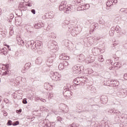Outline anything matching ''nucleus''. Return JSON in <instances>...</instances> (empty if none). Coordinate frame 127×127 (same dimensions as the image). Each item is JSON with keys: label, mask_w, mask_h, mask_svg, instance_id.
Segmentation results:
<instances>
[{"label": "nucleus", "mask_w": 127, "mask_h": 127, "mask_svg": "<svg viewBox=\"0 0 127 127\" xmlns=\"http://www.w3.org/2000/svg\"><path fill=\"white\" fill-rule=\"evenodd\" d=\"M101 103L103 105H106L108 102V96L102 95L100 98Z\"/></svg>", "instance_id": "11"}, {"label": "nucleus", "mask_w": 127, "mask_h": 127, "mask_svg": "<svg viewBox=\"0 0 127 127\" xmlns=\"http://www.w3.org/2000/svg\"><path fill=\"white\" fill-rule=\"evenodd\" d=\"M0 51H1V52H2L4 55H6V54H7V51H6V48H3V49H1V50H0Z\"/></svg>", "instance_id": "25"}, {"label": "nucleus", "mask_w": 127, "mask_h": 127, "mask_svg": "<svg viewBox=\"0 0 127 127\" xmlns=\"http://www.w3.org/2000/svg\"><path fill=\"white\" fill-rule=\"evenodd\" d=\"M99 67V68H103V67H104V64L103 63H101L99 64H99H96L95 65V67Z\"/></svg>", "instance_id": "31"}, {"label": "nucleus", "mask_w": 127, "mask_h": 127, "mask_svg": "<svg viewBox=\"0 0 127 127\" xmlns=\"http://www.w3.org/2000/svg\"><path fill=\"white\" fill-rule=\"evenodd\" d=\"M124 78L125 80H127V73H125L124 75Z\"/></svg>", "instance_id": "50"}, {"label": "nucleus", "mask_w": 127, "mask_h": 127, "mask_svg": "<svg viewBox=\"0 0 127 127\" xmlns=\"http://www.w3.org/2000/svg\"><path fill=\"white\" fill-rule=\"evenodd\" d=\"M86 63H91V59L89 58H86L85 60Z\"/></svg>", "instance_id": "43"}, {"label": "nucleus", "mask_w": 127, "mask_h": 127, "mask_svg": "<svg viewBox=\"0 0 127 127\" xmlns=\"http://www.w3.org/2000/svg\"><path fill=\"white\" fill-rule=\"evenodd\" d=\"M54 60H55V58L54 57H51L49 58L47 60V65H48L49 67H50V66H52V65L53 64V62H54Z\"/></svg>", "instance_id": "10"}, {"label": "nucleus", "mask_w": 127, "mask_h": 127, "mask_svg": "<svg viewBox=\"0 0 127 127\" xmlns=\"http://www.w3.org/2000/svg\"><path fill=\"white\" fill-rule=\"evenodd\" d=\"M92 52H93L94 55L97 56V55H99V53L101 52V50L97 48H94L92 49Z\"/></svg>", "instance_id": "15"}, {"label": "nucleus", "mask_w": 127, "mask_h": 127, "mask_svg": "<svg viewBox=\"0 0 127 127\" xmlns=\"http://www.w3.org/2000/svg\"><path fill=\"white\" fill-rule=\"evenodd\" d=\"M41 42L39 41L36 42H34V45H33V46H32V50H33V51H35L36 49H40V48H41Z\"/></svg>", "instance_id": "9"}, {"label": "nucleus", "mask_w": 127, "mask_h": 127, "mask_svg": "<svg viewBox=\"0 0 127 127\" xmlns=\"http://www.w3.org/2000/svg\"><path fill=\"white\" fill-rule=\"evenodd\" d=\"M91 108L93 109V110H94L95 111H97V110L99 109V106L96 105H92L91 106Z\"/></svg>", "instance_id": "30"}, {"label": "nucleus", "mask_w": 127, "mask_h": 127, "mask_svg": "<svg viewBox=\"0 0 127 127\" xmlns=\"http://www.w3.org/2000/svg\"><path fill=\"white\" fill-rule=\"evenodd\" d=\"M20 79H21L20 77H17V78H16V83H18V85H19V84L20 83L19 82V80H20Z\"/></svg>", "instance_id": "40"}, {"label": "nucleus", "mask_w": 127, "mask_h": 127, "mask_svg": "<svg viewBox=\"0 0 127 127\" xmlns=\"http://www.w3.org/2000/svg\"><path fill=\"white\" fill-rule=\"evenodd\" d=\"M54 12L52 11H51L49 13V18H53V17H54Z\"/></svg>", "instance_id": "23"}, {"label": "nucleus", "mask_w": 127, "mask_h": 127, "mask_svg": "<svg viewBox=\"0 0 127 127\" xmlns=\"http://www.w3.org/2000/svg\"><path fill=\"white\" fill-rule=\"evenodd\" d=\"M57 120L59 121H61V118L60 117H58Z\"/></svg>", "instance_id": "58"}, {"label": "nucleus", "mask_w": 127, "mask_h": 127, "mask_svg": "<svg viewBox=\"0 0 127 127\" xmlns=\"http://www.w3.org/2000/svg\"><path fill=\"white\" fill-rule=\"evenodd\" d=\"M79 127V126L77 125L75 123H73L72 124L69 125L68 127Z\"/></svg>", "instance_id": "35"}, {"label": "nucleus", "mask_w": 127, "mask_h": 127, "mask_svg": "<svg viewBox=\"0 0 127 127\" xmlns=\"http://www.w3.org/2000/svg\"><path fill=\"white\" fill-rule=\"evenodd\" d=\"M114 80H114V79L109 80L108 82V83H109V84H111V85H114Z\"/></svg>", "instance_id": "39"}, {"label": "nucleus", "mask_w": 127, "mask_h": 127, "mask_svg": "<svg viewBox=\"0 0 127 127\" xmlns=\"http://www.w3.org/2000/svg\"><path fill=\"white\" fill-rule=\"evenodd\" d=\"M43 26H44V24L42 22L35 24L34 25L35 28L36 29H38V28H40V27H43Z\"/></svg>", "instance_id": "19"}, {"label": "nucleus", "mask_w": 127, "mask_h": 127, "mask_svg": "<svg viewBox=\"0 0 127 127\" xmlns=\"http://www.w3.org/2000/svg\"><path fill=\"white\" fill-rule=\"evenodd\" d=\"M87 71H88V74H92V73H93V70L91 69H88Z\"/></svg>", "instance_id": "47"}, {"label": "nucleus", "mask_w": 127, "mask_h": 127, "mask_svg": "<svg viewBox=\"0 0 127 127\" xmlns=\"http://www.w3.org/2000/svg\"><path fill=\"white\" fill-rule=\"evenodd\" d=\"M63 64L64 68H67V66L69 65V63L67 61H64Z\"/></svg>", "instance_id": "29"}, {"label": "nucleus", "mask_w": 127, "mask_h": 127, "mask_svg": "<svg viewBox=\"0 0 127 127\" xmlns=\"http://www.w3.org/2000/svg\"><path fill=\"white\" fill-rule=\"evenodd\" d=\"M76 1L77 2L78 6L77 8V10H86V9L90 8V5L89 4H84L82 0H77Z\"/></svg>", "instance_id": "3"}, {"label": "nucleus", "mask_w": 127, "mask_h": 127, "mask_svg": "<svg viewBox=\"0 0 127 127\" xmlns=\"http://www.w3.org/2000/svg\"><path fill=\"white\" fill-rule=\"evenodd\" d=\"M73 93L71 92L69 89L67 87L65 86L64 87L63 95L64 97H71Z\"/></svg>", "instance_id": "8"}, {"label": "nucleus", "mask_w": 127, "mask_h": 127, "mask_svg": "<svg viewBox=\"0 0 127 127\" xmlns=\"http://www.w3.org/2000/svg\"><path fill=\"white\" fill-rule=\"evenodd\" d=\"M113 82V87H118V86L120 85V82H119V81H118L117 80H114Z\"/></svg>", "instance_id": "24"}, {"label": "nucleus", "mask_w": 127, "mask_h": 127, "mask_svg": "<svg viewBox=\"0 0 127 127\" xmlns=\"http://www.w3.org/2000/svg\"><path fill=\"white\" fill-rule=\"evenodd\" d=\"M64 68H65V67L64 66V65L63 64H62V63L60 64L59 65V70H63V69H64Z\"/></svg>", "instance_id": "28"}, {"label": "nucleus", "mask_w": 127, "mask_h": 127, "mask_svg": "<svg viewBox=\"0 0 127 127\" xmlns=\"http://www.w3.org/2000/svg\"><path fill=\"white\" fill-rule=\"evenodd\" d=\"M63 23L64 25H68L69 24V21L65 20L64 21Z\"/></svg>", "instance_id": "34"}, {"label": "nucleus", "mask_w": 127, "mask_h": 127, "mask_svg": "<svg viewBox=\"0 0 127 127\" xmlns=\"http://www.w3.org/2000/svg\"><path fill=\"white\" fill-rule=\"evenodd\" d=\"M53 47H54V48L52 49L51 50L52 52H54V53L56 52V51H57V49H58L57 47H58V46L55 45H54Z\"/></svg>", "instance_id": "27"}, {"label": "nucleus", "mask_w": 127, "mask_h": 127, "mask_svg": "<svg viewBox=\"0 0 127 127\" xmlns=\"http://www.w3.org/2000/svg\"><path fill=\"white\" fill-rule=\"evenodd\" d=\"M118 94L121 96V97H123L124 98H125V97L127 96V90L121 88L120 89V90H119Z\"/></svg>", "instance_id": "12"}, {"label": "nucleus", "mask_w": 127, "mask_h": 127, "mask_svg": "<svg viewBox=\"0 0 127 127\" xmlns=\"http://www.w3.org/2000/svg\"><path fill=\"white\" fill-rule=\"evenodd\" d=\"M44 87L46 90H51L50 87H52V86L50 85L49 83H45L44 85Z\"/></svg>", "instance_id": "20"}, {"label": "nucleus", "mask_w": 127, "mask_h": 127, "mask_svg": "<svg viewBox=\"0 0 127 127\" xmlns=\"http://www.w3.org/2000/svg\"><path fill=\"white\" fill-rule=\"evenodd\" d=\"M115 30L117 31V33L120 32V27L119 26H117L115 28Z\"/></svg>", "instance_id": "38"}, {"label": "nucleus", "mask_w": 127, "mask_h": 127, "mask_svg": "<svg viewBox=\"0 0 127 127\" xmlns=\"http://www.w3.org/2000/svg\"><path fill=\"white\" fill-rule=\"evenodd\" d=\"M50 77L54 81H60L61 80V75L58 72H51Z\"/></svg>", "instance_id": "6"}, {"label": "nucleus", "mask_w": 127, "mask_h": 127, "mask_svg": "<svg viewBox=\"0 0 127 127\" xmlns=\"http://www.w3.org/2000/svg\"><path fill=\"white\" fill-rule=\"evenodd\" d=\"M2 70H4V71H5L3 72V75H4L5 76H8V75L10 74L9 64H3L2 67Z\"/></svg>", "instance_id": "7"}, {"label": "nucleus", "mask_w": 127, "mask_h": 127, "mask_svg": "<svg viewBox=\"0 0 127 127\" xmlns=\"http://www.w3.org/2000/svg\"><path fill=\"white\" fill-rule=\"evenodd\" d=\"M21 112H22V109H19V110L16 111V113H17V114H20L21 113Z\"/></svg>", "instance_id": "48"}, {"label": "nucleus", "mask_w": 127, "mask_h": 127, "mask_svg": "<svg viewBox=\"0 0 127 127\" xmlns=\"http://www.w3.org/2000/svg\"><path fill=\"white\" fill-rule=\"evenodd\" d=\"M5 46H6L8 48V50H9V51H10L11 50L10 49V47L7 45H5Z\"/></svg>", "instance_id": "53"}, {"label": "nucleus", "mask_w": 127, "mask_h": 127, "mask_svg": "<svg viewBox=\"0 0 127 127\" xmlns=\"http://www.w3.org/2000/svg\"><path fill=\"white\" fill-rule=\"evenodd\" d=\"M27 5L28 6H32V4L31 3H27Z\"/></svg>", "instance_id": "60"}, {"label": "nucleus", "mask_w": 127, "mask_h": 127, "mask_svg": "<svg viewBox=\"0 0 127 127\" xmlns=\"http://www.w3.org/2000/svg\"><path fill=\"white\" fill-rule=\"evenodd\" d=\"M60 10H63L65 13L71 12V5H67V1H63L59 6Z\"/></svg>", "instance_id": "2"}, {"label": "nucleus", "mask_w": 127, "mask_h": 127, "mask_svg": "<svg viewBox=\"0 0 127 127\" xmlns=\"http://www.w3.org/2000/svg\"><path fill=\"white\" fill-rule=\"evenodd\" d=\"M61 60H69V58L68 56H67L65 53L62 54L59 57Z\"/></svg>", "instance_id": "14"}, {"label": "nucleus", "mask_w": 127, "mask_h": 127, "mask_svg": "<svg viewBox=\"0 0 127 127\" xmlns=\"http://www.w3.org/2000/svg\"><path fill=\"white\" fill-rule=\"evenodd\" d=\"M124 47L127 49V44H125L124 45Z\"/></svg>", "instance_id": "57"}, {"label": "nucleus", "mask_w": 127, "mask_h": 127, "mask_svg": "<svg viewBox=\"0 0 127 127\" xmlns=\"http://www.w3.org/2000/svg\"><path fill=\"white\" fill-rule=\"evenodd\" d=\"M31 12L33 14H35V13H36V12H35V9H32L31 10Z\"/></svg>", "instance_id": "52"}, {"label": "nucleus", "mask_w": 127, "mask_h": 127, "mask_svg": "<svg viewBox=\"0 0 127 127\" xmlns=\"http://www.w3.org/2000/svg\"><path fill=\"white\" fill-rule=\"evenodd\" d=\"M72 71L75 72L76 74H80V72L84 71V66L82 64H76L72 67Z\"/></svg>", "instance_id": "5"}, {"label": "nucleus", "mask_w": 127, "mask_h": 127, "mask_svg": "<svg viewBox=\"0 0 127 127\" xmlns=\"http://www.w3.org/2000/svg\"><path fill=\"white\" fill-rule=\"evenodd\" d=\"M20 80L22 83H25V82H26V78L24 77H21Z\"/></svg>", "instance_id": "36"}, {"label": "nucleus", "mask_w": 127, "mask_h": 127, "mask_svg": "<svg viewBox=\"0 0 127 127\" xmlns=\"http://www.w3.org/2000/svg\"><path fill=\"white\" fill-rule=\"evenodd\" d=\"M18 125H19V122L18 121H16V122H14L12 123V126H17Z\"/></svg>", "instance_id": "37"}, {"label": "nucleus", "mask_w": 127, "mask_h": 127, "mask_svg": "<svg viewBox=\"0 0 127 127\" xmlns=\"http://www.w3.org/2000/svg\"><path fill=\"white\" fill-rule=\"evenodd\" d=\"M114 31H115V28L112 27L111 28V31L110 32V34L111 36H113V35H114Z\"/></svg>", "instance_id": "32"}, {"label": "nucleus", "mask_w": 127, "mask_h": 127, "mask_svg": "<svg viewBox=\"0 0 127 127\" xmlns=\"http://www.w3.org/2000/svg\"><path fill=\"white\" fill-rule=\"evenodd\" d=\"M68 31L71 34L72 36H76L77 34L82 31V28L80 26L74 27L73 25H68Z\"/></svg>", "instance_id": "1"}, {"label": "nucleus", "mask_w": 127, "mask_h": 127, "mask_svg": "<svg viewBox=\"0 0 127 127\" xmlns=\"http://www.w3.org/2000/svg\"><path fill=\"white\" fill-rule=\"evenodd\" d=\"M41 102H43V103H45L46 102V100L45 99L42 98L41 99Z\"/></svg>", "instance_id": "54"}, {"label": "nucleus", "mask_w": 127, "mask_h": 127, "mask_svg": "<svg viewBox=\"0 0 127 127\" xmlns=\"http://www.w3.org/2000/svg\"><path fill=\"white\" fill-rule=\"evenodd\" d=\"M34 44V41H27L26 43V47L27 48H30L32 50V46H33V45Z\"/></svg>", "instance_id": "13"}, {"label": "nucleus", "mask_w": 127, "mask_h": 127, "mask_svg": "<svg viewBox=\"0 0 127 127\" xmlns=\"http://www.w3.org/2000/svg\"><path fill=\"white\" fill-rule=\"evenodd\" d=\"M4 102H5V103H6V104H7V103H8V101L7 100V99H5L4 100Z\"/></svg>", "instance_id": "56"}, {"label": "nucleus", "mask_w": 127, "mask_h": 127, "mask_svg": "<svg viewBox=\"0 0 127 127\" xmlns=\"http://www.w3.org/2000/svg\"><path fill=\"white\" fill-rule=\"evenodd\" d=\"M109 113H110L111 114H113V115H116V116H120V115H121V113L120 112V111H119V110H110L109 111Z\"/></svg>", "instance_id": "16"}, {"label": "nucleus", "mask_w": 127, "mask_h": 127, "mask_svg": "<svg viewBox=\"0 0 127 127\" xmlns=\"http://www.w3.org/2000/svg\"><path fill=\"white\" fill-rule=\"evenodd\" d=\"M119 64H120V63H115L114 64V65H115V66H117L118 67V65H119Z\"/></svg>", "instance_id": "59"}, {"label": "nucleus", "mask_w": 127, "mask_h": 127, "mask_svg": "<svg viewBox=\"0 0 127 127\" xmlns=\"http://www.w3.org/2000/svg\"><path fill=\"white\" fill-rule=\"evenodd\" d=\"M43 111H45V112H46L47 113H48V112H49V110L44 107H43Z\"/></svg>", "instance_id": "41"}, {"label": "nucleus", "mask_w": 127, "mask_h": 127, "mask_svg": "<svg viewBox=\"0 0 127 127\" xmlns=\"http://www.w3.org/2000/svg\"><path fill=\"white\" fill-rule=\"evenodd\" d=\"M26 70H27V69L24 67V68L21 70L22 73H25V72H26Z\"/></svg>", "instance_id": "49"}, {"label": "nucleus", "mask_w": 127, "mask_h": 127, "mask_svg": "<svg viewBox=\"0 0 127 127\" xmlns=\"http://www.w3.org/2000/svg\"><path fill=\"white\" fill-rule=\"evenodd\" d=\"M93 61H95V59H90V61H89L90 62V63H92V62H93Z\"/></svg>", "instance_id": "55"}, {"label": "nucleus", "mask_w": 127, "mask_h": 127, "mask_svg": "<svg viewBox=\"0 0 127 127\" xmlns=\"http://www.w3.org/2000/svg\"><path fill=\"white\" fill-rule=\"evenodd\" d=\"M3 116H4V117H6L7 116V113L5 111L3 112Z\"/></svg>", "instance_id": "51"}, {"label": "nucleus", "mask_w": 127, "mask_h": 127, "mask_svg": "<svg viewBox=\"0 0 127 127\" xmlns=\"http://www.w3.org/2000/svg\"><path fill=\"white\" fill-rule=\"evenodd\" d=\"M1 107L2 108H4V105H3V104H1Z\"/></svg>", "instance_id": "62"}, {"label": "nucleus", "mask_w": 127, "mask_h": 127, "mask_svg": "<svg viewBox=\"0 0 127 127\" xmlns=\"http://www.w3.org/2000/svg\"><path fill=\"white\" fill-rule=\"evenodd\" d=\"M31 65V63H28L25 64L24 67V68H25V69H27V70H28V69L30 68Z\"/></svg>", "instance_id": "22"}, {"label": "nucleus", "mask_w": 127, "mask_h": 127, "mask_svg": "<svg viewBox=\"0 0 127 127\" xmlns=\"http://www.w3.org/2000/svg\"><path fill=\"white\" fill-rule=\"evenodd\" d=\"M73 83L77 86H83L86 83V78L84 77H77L74 79Z\"/></svg>", "instance_id": "4"}, {"label": "nucleus", "mask_w": 127, "mask_h": 127, "mask_svg": "<svg viewBox=\"0 0 127 127\" xmlns=\"http://www.w3.org/2000/svg\"><path fill=\"white\" fill-rule=\"evenodd\" d=\"M46 127V120L43 121V127Z\"/></svg>", "instance_id": "45"}, {"label": "nucleus", "mask_w": 127, "mask_h": 127, "mask_svg": "<svg viewBox=\"0 0 127 127\" xmlns=\"http://www.w3.org/2000/svg\"><path fill=\"white\" fill-rule=\"evenodd\" d=\"M120 11H121V12H126L127 9H125V8H122L121 9H120Z\"/></svg>", "instance_id": "44"}, {"label": "nucleus", "mask_w": 127, "mask_h": 127, "mask_svg": "<svg viewBox=\"0 0 127 127\" xmlns=\"http://www.w3.org/2000/svg\"><path fill=\"white\" fill-rule=\"evenodd\" d=\"M78 59L80 61H83V60H85V56H84V55L83 54H81L79 55V56L78 57Z\"/></svg>", "instance_id": "26"}, {"label": "nucleus", "mask_w": 127, "mask_h": 127, "mask_svg": "<svg viewBox=\"0 0 127 127\" xmlns=\"http://www.w3.org/2000/svg\"><path fill=\"white\" fill-rule=\"evenodd\" d=\"M7 125L8 126H11V125H12V122L10 120L8 121Z\"/></svg>", "instance_id": "46"}, {"label": "nucleus", "mask_w": 127, "mask_h": 127, "mask_svg": "<svg viewBox=\"0 0 127 127\" xmlns=\"http://www.w3.org/2000/svg\"><path fill=\"white\" fill-rule=\"evenodd\" d=\"M36 63L38 64V65H40L42 63V58L41 57H39L36 60Z\"/></svg>", "instance_id": "21"}, {"label": "nucleus", "mask_w": 127, "mask_h": 127, "mask_svg": "<svg viewBox=\"0 0 127 127\" xmlns=\"http://www.w3.org/2000/svg\"><path fill=\"white\" fill-rule=\"evenodd\" d=\"M50 37H51V38H56V37H55V36H52L51 35L50 36Z\"/></svg>", "instance_id": "63"}, {"label": "nucleus", "mask_w": 127, "mask_h": 127, "mask_svg": "<svg viewBox=\"0 0 127 127\" xmlns=\"http://www.w3.org/2000/svg\"><path fill=\"white\" fill-rule=\"evenodd\" d=\"M99 61H100V62H103L104 61V58H103V56L102 55L100 56L99 57V59H98Z\"/></svg>", "instance_id": "33"}, {"label": "nucleus", "mask_w": 127, "mask_h": 127, "mask_svg": "<svg viewBox=\"0 0 127 127\" xmlns=\"http://www.w3.org/2000/svg\"><path fill=\"white\" fill-rule=\"evenodd\" d=\"M113 0H108L107 2H106V6L108 7H112V6H113V5H114L115 4H114V3L113 2Z\"/></svg>", "instance_id": "17"}, {"label": "nucleus", "mask_w": 127, "mask_h": 127, "mask_svg": "<svg viewBox=\"0 0 127 127\" xmlns=\"http://www.w3.org/2000/svg\"><path fill=\"white\" fill-rule=\"evenodd\" d=\"M23 104H27V99L26 98H24L22 101Z\"/></svg>", "instance_id": "42"}, {"label": "nucleus", "mask_w": 127, "mask_h": 127, "mask_svg": "<svg viewBox=\"0 0 127 127\" xmlns=\"http://www.w3.org/2000/svg\"><path fill=\"white\" fill-rule=\"evenodd\" d=\"M41 99L40 97H36V100H37V101H38V100H41Z\"/></svg>", "instance_id": "61"}, {"label": "nucleus", "mask_w": 127, "mask_h": 127, "mask_svg": "<svg viewBox=\"0 0 127 127\" xmlns=\"http://www.w3.org/2000/svg\"><path fill=\"white\" fill-rule=\"evenodd\" d=\"M16 39L17 43L19 45H24V42L23 41V40H22L21 38L17 37Z\"/></svg>", "instance_id": "18"}, {"label": "nucleus", "mask_w": 127, "mask_h": 127, "mask_svg": "<svg viewBox=\"0 0 127 127\" xmlns=\"http://www.w3.org/2000/svg\"><path fill=\"white\" fill-rule=\"evenodd\" d=\"M93 31H94V29L90 30V33H92L91 32H93Z\"/></svg>", "instance_id": "64"}]
</instances>
